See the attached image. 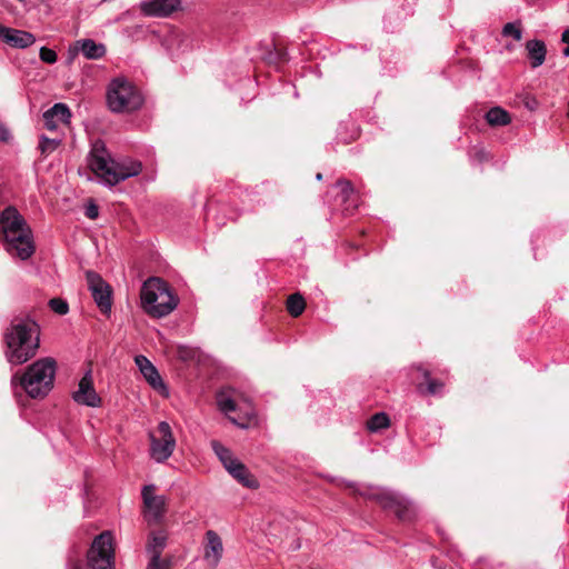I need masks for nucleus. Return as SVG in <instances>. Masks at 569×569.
I'll return each mask as SVG.
<instances>
[{
  "instance_id": "4be33fe9",
  "label": "nucleus",
  "mask_w": 569,
  "mask_h": 569,
  "mask_svg": "<svg viewBox=\"0 0 569 569\" xmlns=\"http://www.w3.org/2000/svg\"><path fill=\"white\" fill-rule=\"evenodd\" d=\"M526 49L532 68H538L545 62L547 48L543 41L529 40L526 43Z\"/></svg>"
},
{
  "instance_id": "72a5a7b5",
  "label": "nucleus",
  "mask_w": 569,
  "mask_h": 569,
  "mask_svg": "<svg viewBox=\"0 0 569 569\" xmlns=\"http://www.w3.org/2000/svg\"><path fill=\"white\" fill-rule=\"evenodd\" d=\"M150 560L147 569H169L170 562L167 559H161V555L150 553Z\"/></svg>"
},
{
  "instance_id": "20e7f679",
  "label": "nucleus",
  "mask_w": 569,
  "mask_h": 569,
  "mask_svg": "<svg viewBox=\"0 0 569 569\" xmlns=\"http://www.w3.org/2000/svg\"><path fill=\"white\" fill-rule=\"evenodd\" d=\"M56 361L42 358L30 365L22 373L12 377V385L19 386L31 398H43L53 388Z\"/></svg>"
},
{
  "instance_id": "f3484780",
  "label": "nucleus",
  "mask_w": 569,
  "mask_h": 569,
  "mask_svg": "<svg viewBox=\"0 0 569 569\" xmlns=\"http://www.w3.org/2000/svg\"><path fill=\"white\" fill-rule=\"evenodd\" d=\"M336 186L340 189L337 198L340 200L342 211L346 214H352L359 206V199L352 183L349 180L340 179Z\"/></svg>"
},
{
  "instance_id": "7c9ffc66",
  "label": "nucleus",
  "mask_w": 569,
  "mask_h": 569,
  "mask_svg": "<svg viewBox=\"0 0 569 569\" xmlns=\"http://www.w3.org/2000/svg\"><path fill=\"white\" fill-rule=\"evenodd\" d=\"M60 144V140L58 139H50L44 136L41 137L39 149L42 154L47 156L52 153Z\"/></svg>"
},
{
  "instance_id": "cd10ccee",
  "label": "nucleus",
  "mask_w": 569,
  "mask_h": 569,
  "mask_svg": "<svg viewBox=\"0 0 569 569\" xmlns=\"http://www.w3.org/2000/svg\"><path fill=\"white\" fill-rule=\"evenodd\" d=\"M211 447L226 469L230 468L234 462L238 461V459L233 457L230 449L224 447L221 442L212 440Z\"/></svg>"
},
{
  "instance_id": "423d86ee",
  "label": "nucleus",
  "mask_w": 569,
  "mask_h": 569,
  "mask_svg": "<svg viewBox=\"0 0 569 569\" xmlns=\"http://www.w3.org/2000/svg\"><path fill=\"white\" fill-rule=\"evenodd\" d=\"M114 562L113 538L109 531L98 535L87 552V561L73 569H112Z\"/></svg>"
},
{
  "instance_id": "c756f323",
  "label": "nucleus",
  "mask_w": 569,
  "mask_h": 569,
  "mask_svg": "<svg viewBox=\"0 0 569 569\" xmlns=\"http://www.w3.org/2000/svg\"><path fill=\"white\" fill-rule=\"evenodd\" d=\"M389 425H390V419H389L388 415L385 412L375 413L366 422L367 429L370 432H377L381 429H386L389 427Z\"/></svg>"
},
{
  "instance_id": "4c0bfd02",
  "label": "nucleus",
  "mask_w": 569,
  "mask_h": 569,
  "mask_svg": "<svg viewBox=\"0 0 569 569\" xmlns=\"http://www.w3.org/2000/svg\"><path fill=\"white\" fill-rule=\"evenodd\" d=\"M178 355L182 360H189L193 358L194 351L188 347L181 346L178 348Z\"/></svg>"
},
{
  "instance_id": "37998d69",
  "label": "nucleus",
  "mask_w": 569,
  "mask_h": 569,
  "mask_svg": "<svg viewBox=\"0 0 569 569\" xmlns=\"http://www.w3.org/2000/svg\"><path fill=\"white\" fill-rule=\"evenodd\" d=\"M316 178H317V180H322V173L318 172Z\"/></svg>"
},
{
  "instance_id": "58836bf2",
  "label": "nucleus",
  "mask_w": 569,
  "mask_h": 569,
  "mask_svg": "<svg viewBox=\"0 0 569 569\" xmlns=\"http://www.w3.org/2000/svg\"><path fill=\"white\" fill-rule=\"evenodd\" d=\"M472 157L480 163L489 160V153L485 149H476Z\"/></svg>"
},
{
  "instance_id": "a878e982",
  "label": "nucleus",
  "mask_w": 569,
  "mask_h": 569,
  "mask_svg": "<svg viewBox=\"0 0 569 569\" xmlns=\"http://www.w3.org/2000/svg\"><path fill=\"white\" fill-rule=\"evenodd\" d=\"M216 401L219 410L227 417L238 411V406L234 399L226 390H220L216 396Z\"/></svg>"
},
{
  "instance_id": "0eeeda50",
  "label": "nucleus",
  "mask_w": 569,
  "mask_h": 569,
  "mask_svg": "<svg viewBox=\"0 0 569 569\" xmlns=\"http://www.w3.org/2000/svg\"><path fill=\"white\" fill-rule=\"evenodd\" d=\"M366 498L376 501L383 510L395 513L401 522H409L415 517L411 503L398 493L378 490L366 495Z\"/></svg>"
},
{
  "instance_id": "1a4fd4ad",
  "label": "nucleus",
  "mask_w": 569,
  "mask_h": 569,
  "mask_svg": "<svg viewBox=\"0 0 569 569\" xmlns=\"http://www.w3.org/2000/svg\"><path fill=\"white\" fill-rule=\"evenodd\" d=\"M86 278L88 282V288L99 310L103 315H109L112 307L111 286L107 283L102 279V277L94 271H87Z\"/></svg>"
},
{
  "instance_id": "a211bd4d",
  "label": "nucleus",
  "mask_w": 569,
  "mask_h": 569,
  "mask_svg": "<svg viewBox=\"0 0 569 569\" xmlns=\"http://www.w3.org/2000/svg\"><path fill=\"white\" fill-rule=\"evenodd\" d=\"M178 305V299L171 293L168 283L164 284L158 295L157 302L151 306L150 316L153 318H162L169 315Z\"/></svg>"
},
{
  "instance_id": "ddd939ff",
  "label": "nucleus",
  "mask_w": 569,
  "mask_h": 569,
  "mask_svg": "<svg viewBox=\"0 0 569 569\" xmlns=\"http://www.w3.org/2000/svg\"><path fill=\"white\" fill-rule=\"evenodd\" d=\"M140 9L148 17H168L181 10V0H150L142 2Z\"/></svg>"
},
{
  "instance_id": "f704fd0d",
  "label": "nucleus",
  "mask_w": 569,
  "mask_h": 569,
  "mask_svg": "<svg viewBox=\"0 0 569 569\" xmlns=\"http://www.w3.org/2000/svg\"><path fill=\"white\" fill-rule=\"evenodd\" d=\"M502 34L510 36L517 41H520L522 38L521 29L517 27L516 23L512 22H508L507 24L503 26Z\"/></svg>"
},
{
  "instance_id": "c85d7f7f",
  "label": "nucleus",
  "mask_w": 569,
  "mask_h": 569,
  "mask_svg": "<svg viewBox=\"0 0 569 569\" xmlns=\"http://www.w3.org/2000/svg\"><path fill=\"white\" fill-rule=\"evenodd\" d=\"M286 306L289 315L293 318H298L306 309V300L299 292H296L287 298Z\"/></svg>"
},
{
  "instance_id": "f03ea898",
  "label": "nucleus",
  "mask_w": 569,
  "mask_h": 569,
  "mask_svg": "<svg viewBox=\"0 0 569 569\" xmlns=\"http://www.w3.org/2000/svg\"><path fill=\"white\" fill-rule=\"evenodd\" d=\"M39 326L30 318H14L4 333L7 358L12 365H21L34 357L39 349Z\"/></svg>"
},
{
  "instance_id": "bb28decb",
  "label": "nucleus",
  "mask_w": 569,
  "mask_h": 569,
  "mask_svg": "<svg viewBox=\"0 0 569 569\" xmlns=\"http://www.w3.org/2000/svg\"><path fill=\"white\" fill-rule=\"evenodd\" d=\"M262 59L266 63L272 66H279L289 60L288 52L284 48L280 47L278 43H273V49L268 50Z\"/></svg>"
},
{
  "instance_id": "9d476101",
  "label": "nucleus",
  "mask_w": 569,
  "mask_h": 569,
  "mask_svg": "<svg viewBox=\"0 0 569 569\" xmlns=\"http://www.w3.org/2000/svg\"><path fill=\"white\" fill-rule=\"evenodd\" d=\"M153 485L144 486L142 489V499L144 506V518L149 526L159 525L167 510V501L163 496H156Z\"/></svg>"
},
{
  "instance_id": "79ce46f5",
  "label": "nucleus",
  "mask_w": 569,
  "mask_h": 569,
  "mask_svg": "<svg viewBox=\"0 0 569 569\" xmlns=\"http://www.w3.org/2000/svg\"><path fill=\"white\" fill-rule=\"evenodd\" d=\"M563 54L569 57V44L565 48Z\"/></svg>"
},
{
  "instance_id": "393cba45",
  "label": "nucleus",
  "mask_w": 569,
  "mask_h": 569,
  "mask_svg": "<svg viewBox=\"0 0 569 569\" xmlns=\"http://www.w3.org/2000/svg\"><path fill=\"white\" fill-rule=\"evenodd\" d=\"M486 120L491 127H502L511 122V117L508 111L500 107H493L486 113Z\"/></svg>"
},
{
  "instance_id": "c9c22d12",
  "label": "nucleus",
  "mask_w": 569,
  "mask_h": 569,
  "mask_svg": "<svg viewBox=\"0 0 569 569\" xmlns=\"http://www.w3.org/2000/svg\"><path fill=\"white\" fill-rule=\"evenodd\" d=\"M39 56H40L41 61L49 63V64L54 63L58 59L56 51L52 49H49L47 47H42L40 49Z\"/></svg>"
},
{
  "instance_id": "6e6552de",
  "label": "nucleus",
  "mask_w": 569,
  "mask_h": 569,
  "mask_svg": "<svg viewBox=\"0 0 569 569\" xmlns=\"http://www.w3.org/2000/svg\"><path fill=\"white\" fill-rule=\"evenodd\" d=\"M176 447V440L172 436L168 422L161 421L158 425L156 435H151V456L158 462L167 460Z\"/></svg>"
},
{
  "instance_id": "f257e3e1",
  "label": "nucleus",
  "mask_w": 569,
  "mask_h": 569,
  "mask_svg": "<svg viewBox=\"0 0 569 569\" xmlns=\"http://www.w3.org/2000/svg\"><path fill=\"white\" fill-rule=\"evenodd\" d=\"M0 241L11 256L22 260L30 258L34 252L32 230L13 206L6 207L0 213Z\"/></svg>"
},
{
  "instance_id": "f8f14e48",
  "label": "nucleus",
  "mask_w": 569,
  "mask_h": 569,
  "mask_svg": "<svg viewBox=\"0 0 569 569\" xmlns=\"http://www.w3.org/2000/svg\"><path fill=\"white\" fill-rule=\"evenodd\" d=\"M72 398L76 402L88 407H99L101 398L96 392L91 373H86L78 385V390L73 392Z\"/></svg>"
},
{
  "instance_id": "ea45409f",
  "label": "nucleus",
  "mask_w": 569,
  "mask_h": 569,
  "mask_svg": "<svg viewBox=\"0 0 569 569\" xmlns=\"http://www.w3.org/2000/svg\"><path fill=\"white\" fill-rule=\"evenodd\" d=\"M525 106L529 110L533 111L538 107V101L533 97H526Z\"/></svg>"
},
{
  "instance_id": "412c9836",
  "label": "nucleus",
  "mask_w": 569,
  "mask_h": 569,
  "mask_svg": "<svg viewBox=\"0 0 569 569\" xmlns=\"http://www.w3.org/2000/svg\"><path fill=\"white\" fill-rule=\"evenodd\" d=\"M227 471L246 488L256 489L259 487V482L256 477L239 460L228 468Z\"/></svg>"
},
{
  "instance_id": "a19ab883",
  "label": "nucleus",
  "mask_w": 569,
  "mask_h": 569,
  "mask_svg": "<svg viewBox=\"0 0 569 569\" xmlns=\"http://www.w3.org/2000/svg\"><path fill=\"white\" fill-rule=\"evenodd\" d=\"M561 41L569 44V28L566 29L561 36Z\"/></svg>"
},
{
  "instance_id": "473e14b6",
  "label": "nucleus",
  "mask_w": 569,
  "mask_h": 569,
  "mask_svg": "<svg viewBox=\"0 0 569 569\" xmlns=\"http://www.w3.org/2000/svg\"><path fill=\"white\" fill-rule=\"evenodd\" d=\"M48 305L53 312L60 316H64L69 312L68 302L61 298H52L49 300Z\"/></svg>"
},
{
  "instance_id": "e433bc0d",
  "label": "nucleus",
  "mask_w": 569,
  "mask_h": 569,
  "mask_svg": "<svg viewBox=\"0 0 569 569\" xmlns=\"http://www.w3.org/2000/svg\"><path fill=\"white\" fill-rule=\"evenodd\" d=\"M86 217L89 218V219H97L98 216H99V208L97 204L94 203H89L86 208Z\"/></svg>"
},
{
  "instance_id": "6ab92c4d",
  "label": "nucleus",
  "mask_w": 569,
  "mask_h": 569,
  "mask_svg": "<svg viewBox=\"0 0 569 569\" xmlns=\"http://www.w3.org/2000/svg\"><path fill=\"white\" fill-rule=\"evenodd\" d=\"M71 117L64 103H56L43 113V124L48 130H56L59 123H67Z\"/></svg>"
},
{
  "instance_id": "4468645a",
  "label": "nucleus",
  "mask_w": 569,
  "mask_h": 569,
  "mask_svg": "<svg viewBox=\"0 0 569 569\" xmlns=\"http://www.w3.org/2000/svg\"><path fill=\"white\" fill-rule=\"evenodd\" d=\"M0 40L13 48L24 49L34 43L36 37L28 31L8 28L0 23Z\"/></svg>"
},
{
  "instance_id": "2eb2a0df",
  "label": "nucleus",
  "mask_w": 569,
  "mask_h": 569,
  "mask_svg": "<svg viewBox=\"0 0 569 569\" xmlns=\"http://www.w3.org/2000/svg\"><path fill=\"white\" fill-rule=\"evenodd\" d=\"M164 281L160 278H149L143 282L140 291L141 306L143 310L150 316L151 306H154L157 302L158 295L161 291Z\"/></svg>"
},
{
  "instance_id": "7ed1b4c3",
  "label": "nucleus",
  "mask_w": 569,
  "mask_h": 569,
  "mask_svg": "<svg viewBox=\"0 0 569 569\" xmlns=\"http://www.w3.org/2000/svg\"><path fill=\"white\" fill-rule=\"evenodd\" d=\"M90 169L108 184L114 186L142 171V163L130 158L113 159L107 153L104 143L97 140L89 157Z\"/></svg>"
},
{
  "instance_id": "39448f33",
  "label": "nucleus",
  "mask_w": 569,
  "mask_h": 569,
  "mask_svg": "<svg viewBox=\"0 0 569 569\" xmlns=\"http://www.w3.org/2000/svg\"><path fill=\"white\" fill-rule=\"evenodd\" d=\"M107 104L112 112H133L141 108L143 98L139 89L123 77L114 78L107 89Z\"/></svg>"
},
{
  "instance_id": "5701e85b",
  "label": "nucleus",
  "mask_w": 569,
  "mask_h": 569,
  "mask_svg": "<svg viewBox=\"0 0 569 569\" xmlns=\"http://www.w3.org/2000/svg\"><path fill=\"white\" fill-rule=\"evenodd\" d=\"M167 532L163 529L151 530L147 541V552L161 555L167 545Z\"/></svg>"
},
{
  "instance_id": "b1692460",
  "label": "nucleus",
  "mask_w": 569,
  "mask_h": 569,
  "mask_svg": "<svg viewBox=\"0 0 569 569\" xmlns=\"http://www.w3.org/2000/svg\"><path fill=\"white\" fill-rule=\"evenodd\" d=\"M80 50L87 59H100L106 54V47L101 43H96L91 39L78 41Z\"/></svg>"
},
{
  "instance_id": "9b49d317",
  "label": "nucleus",
  "mask_w": 569,
  "mask_h": 569,
  "mask_svg": "<svg viewBox=\"0 0 569 569\" xmlns=\"http://www.w3.org/2000/svg\"><path fill=\"white\" fill-rule=\"evenodd\" d=\"M412 370L419 373V380L416 385V389L422 397L439 396L442 393L446 381L431 376L429 369L425 368L421 363L412 365Z\"/></svg>"
},
{
  "instance_id": "aec40b11",
  "label": "nucleus",
  "mask_w": 569,
  "mask_h": 569,
  "mask_svg": "<svg viewBox=\"0 0 569 569\" xmlns=\"http://www.w3.org/2000/svg\"><path fill=\"white\" fill-rule=\"evenodd\" d=\"M134 361L146 380L153 389H160L164 387L158 370L144 356H137Z\"/></svg>"
},
{
  "instance_id": "dca6fc26",
  "label": "nucleus",
  "mask_w": 569,
  "mask_h": 569,
  "mask_svg": "<svg viewBox=\"0 0 569 569\" xmlns=\"http://www.w3.org/2000/svg\"><path fill=\"white\" fill-rule=\"evenodd\" d=\"M204 559L212 567H217L223 553V545L220 536L214 530H208L203 540Z\"/></svg>"
},
{
  "instance_id": "2f4dec72",
  "label": "nucleus",
  "mask_w": 569,
  "mask_h": 569,
  "mask_svg": "<svg viewBox=\"0 0 569 569\" xmlns=\"http://www.w3.org/2000/svg\"><path fill=\"white\" fill-rule=\"evenodd\" d=\"M236 413H237L236 416H232V415L228 416L229 421L241 429L248 428L250 426V422H251L253 416L248 412L241 415V413H238V411H237Z\"/></svg>"
}]
</instances>
